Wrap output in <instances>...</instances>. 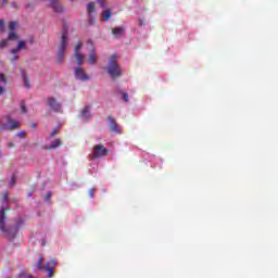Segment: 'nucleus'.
<instances>
[{
	"label": "nucleus",
	"mask_w": 278,
	"mask_h": 278,
	"mask_svg": "<svg viewBox=\"0 0 278 278\" xmlns=\"http://www.w3.org/2000/svg\"><path fill=\"white\" fill-rule=\"evenodd\" d=\"M21 75L23 77L24 86L26 88H29L30 87V85H29V81H30L29 80V76H27V73L25 71H21Z\"/></svg>",
	"instance_id": "20"
},
{
	"label": "nucleus",
	"mask_w": 278,
	"mask_h": 278,
	"mask_svg": "<svg viewBox=\"0 0 278 278\" xmlns=\"http://www.w3.org/2000/svg\"><path fill=\"white\" fill-rule=\"evenodd\" d=\"M112 18V11L106 9L102 12V21H110Z\"/></svg>",
	"instance_id": "21"
},
{
	"label": "nucleus",
	"mask_w": 278,
	"mask_h": 278,
	"mask_svg": "<svg viewBox=\"0 0 278 278\" xmlns=\"http://www.w3.org/2000/svg\"><path fill=\"white\" fill-rule=\"evenodd\" d=\"M7 278H12V277L9 276V277H7Z\"/></svg>",
	"instance_id": "42"
},
{
	"label": "nucleus",
	"mask_w": 278,
	"mask_h": 278,
	"mask_svg": "<svg viewBox=\"0 0 278 278\" xmlns=\"http://www.w3.org/2000/svg\"><path fill=\"white\" fill-rule=\"evenodd\" d=\"M7 83H8V80L5 79V75L0 73V84H7Z\"/></svg>",
	"instance_id": "30"
},
{
	"label": "nucleus",
	"mask_w": 278,
	"mask_h": 278,
	"mask_svg": "<svg viewBox=\"0 0 278 278\" xmlns=\"http://www.w3.org/2000/svg\"><path fill=\"white\" fill-rule=\"evenodd\" d=\"M15 184H16V181L14 180V178H11L10 185H11V186H14Z\"/></svg>",
	"instance_id": "37"
},
{
	"label": "nucleus",
	"mask_w": 278,
	"mask_h": 278,
	"mask_svg": "<svg viewBox=\"0 0 278 278\" xmlns=\"http://www.w3.org/2000/svg\"><path fill=\"white\" fill-rule=\"evenodd\" d=\"M0 31L3 34L5 31V21L0 20Z\"/></svg>",
	"instance_id": "28"
},
{
	"label": "nucleus",
	"mask_w": 278,
	"mask_h": 278,
	"mask_svg": "<svg viewBox=\"0 0 278 278\" xmlns=\"http://www.w3.org/2000/svg\"><path fill=\"white\" fill-rule=\"evenodd\" d=\"M81 47H84V42L77 41V43L74 48V53H81Z\"/></svg>",
	"instance_id": "24"
},
{
	"label": "nucleus",
	"mask_w": 278,
	"mask_h": 278,
	"mask_svg": "<svg viewBox=\"0 0 278 278\" xmlns=\"http://www.w3.org/2000/svg\"><path fill=\"white\" fill-rule=\"evenodd\" d=\"M10 210V198L8 195V192H5L2 195V202H1V208H0V214H5Z\"/></svg>",
	"instance_id": "12"
},
{
	"label": "nucleus",
	"mask_w": 278,
	"mask_h": 278,
	"mask_svg": "<svg viewBox=\"0 0 278 278\" xmlns=\"http://www.w3.org/2000/svg\"><path fill=\"white\" fill-rule=\"evenodd\" d=\"M18 40V35L15 31H10L7 39L0 40V49L10 47V41Z\"/></svg>",
	"instance_id": "6"
},
{
	"label": "nucleus",
	"mask_w": 278,
	"mask_h": 278,
	"mask_svg": "<svg viewBox=\"0 0 278 278\" xmlns=\"http://www.w3.org/2000/svg\"><path fill=\"white\" fill-rule=\"evenodd\" d=\"M94 192H96V189H94V188H92V189L89 190V197H91V199L94 198Z\"/></svg>",
	"instance_id": "32"
},
{
	"label": "nucleus",
	"mask_w": 278,
	"mask_h": 278,
	"mask_svg": "<svg viewBox=\"0 0 278 278\" xmlns=\"http://www.w3.org/2000/svg\"><path fill=\"white\" fill-rule=\"evenodd\" d=\"M10 125L7 126H0V131H14V129H18L21 127V122L15 119L9 121Z\"/></svg>",
	"instance_id": "10"
},
{
	"label": "nucleus",
	"mask_w": 278,
	"mask_h": 278,
	"mask_svg": "<svg viewBox=\"0 0 278 278\" xmlns=\"http://www.w3.org/2000/svg\"><path fill=\"white\" fill-rule=\"evenodd\" d=\"M15 136H16L17 138H21V140H23V139L26 138L27 132H25L24 130H22V131L17 132Z\"/></svg>",
	"instance_id": "27"
},
{
	"label": "nucleus",
	"mask_w": 278,
	"mask_h": 278,
	"mask_svg": "<svg viewBox=\"0 0 278 278\" xmlns=\"http://www.w3.org/2000/svg\"><path fill=\"white\" fill-rule=\"evenodd\" d=\"M75 78L79 81H89L90 76L81 67H76L74 70Z\"/></svg>",
	"instance_id": "8"
},
{
	"label": "nucleus",
	"mask_w": 278,
	"mask_h": 278,
	"mask_svg": "<svg viewBox=\"0 0 278 278\" xmlns=\"http://www.w3.org/2000/svg\"><path fill=\"white\" fill-rule=\"evenodd\" d=\"M58 147H62V140L54 139L50 146H46V151H51L53 149H58Z\"/></svg>",
	"instance_id": "18"
},
{
	"label": "nucleus",
	"mask_w": 278,
	"mask_h": 278,
	"mask_svg": "<svg viewBox=\"0 0 278 278\" xmlns=\"http://www.w3.org/2000/svg\"><path fill=\"white\" fill-rule=\"evenodd\" d=\"M29 42H30V45H34V37L29 38Z\"/></svg>",
	"instance_id": "38"
},
{
	"label": "nucleus",
	"mask_w": 278,
	"mask_h": 278,
	"mask_svg": "<svg viewBox=\"0 0 278 278\" xmlns=\"http://www.w3.org/2000/svg\"><path fill=\"white\" fill-rule=\"evenodd\" d=\"M0 157H1V151H0Z\"/></svg>",
	"instance_id": "44"
},
{
	"label": "nucleus",
	"mask_w": 278,
	"mask_h": 278,
	"mask_svg": "<svg viewBox=\"0 0 278 278\" xmlns=\"http://www.w3.org/2000/svg\"><path fill=\"white\" fill-rule=\"evenodd\" d=\"M25 49H27V41L17 40V46L15 48L11 49L10 53H11V55H14V53H18Z\"/></svg>",
	"instance_id": "13"
},
{
	"label": "nucleus",
	"mask_w": 278,
	"mask_h": 278,
	"mask_svg": "<svg viewBox=\"0 0 278 278\" xmlns=\"http://www.w3.org/2000/svg\"><path fill=\"white\" fill-rule=\"evenodd\" d=\"M80 117L83 118V121H88V118H90V109H84L80 113Z\"/></svg>",
	"instance_id": "22"
},
{
	"label": "nucleus",
	"mask_w": 278,
	"mask_h": 278,
	"mask_svg": "<svg viewBox=\"0 0 278 278\" xmlns=\"http://www.w3.org/2000/svg\"><path fill=\"white\" fill-rule=\"evenodd\" d=\"M16 27H18V24H16V22H10L9 23V30L10 31H14L16 29Z\"/></svg>",
	"instance_id": "25"
},
{
	"label": "nucleus",
	"mask_w": 278,
	"mask_h": 278,
	"mask_svg": "<svg viewBox=\"0 0 278 278\" xmlns=\"http://www.w3.org/2000/svg\"><path fill=\"white\" fill-rule=\"evenodd\" d=\"M3 1V3H8V0H2Z\"/></svg>",
	"instance_id": "41"
},
{
	"label": "nucleus",
	"mask_w": 278,
	"mask_h": 278,
	"mask_svg": "<svg viewBox=\"0 0 278 278\" xmlns=\"http://www.w3.org/2000/svg\"><path fill=\"white\" fill-rule=\"evenodd\" d=\"M49 199H51V192L47 193L46 198L43 199V201H49Z\"/></svg>",
	"instance_id": "35"
},
{
	"label": "nucleus",
	"mask_w": 278,
	"mask_h": 278,
	"mask_svg": "<svg viewBox=\"0 0 278 278\" xmlns=\"http://www.w3.org/2000/svg\"><path fill=\"white\" fill-rule=\"evenodd\" d=\"M108 155V148L103 144H96L92 149V154H90L91 160H98V157H105Z\"/></svg>",
	"instance_id": "4"
},
{
	"label": "nucleus",
	"mask_w": 278,
	"mask_h": 278,
	"mask_svg": "<svg viewBox=\"0 0 278 278\" xmlns=\"http://www.w3.org/2000/svg\"><path fill=\"white\" fill-rule=\"evenodd\" d=\"M33 129H36V124H33Z\"/></svg>",
	"instance_id": "40"
},
{
	"label": "nucleus",
	"mask_w": 278,
	"mask_h": 278,
	"mask_svg": "<svg viewBox=\"0 0 278 278\" xmlns=\"http://www.w3.org/2000/svg\"><path fill=\"white\" fill-rule=\"evenodd\" d=\"M47 105L50 110H53V112H60V110H62V104L53 97L47 99Z\"/></svg>",
	"instance_id": "9"
},
{
	"label": "nucleus",
	"mask_w": 278,
	"mask_h": 278,
	"mask_svg": "<svg viewBox=\"0 0 278 278\" xmlns=\"http://www.w3.org/2000/svg\"><path fill=\"white\" fill-rule=\"evenodd\" d=\"M1 5H2V4H1V2H0V8H1Z\"/></svg>",
	"instance_id": "43"
},
{
	"label": "nucleus",
	"mask_w": 278,
	"mask_h": 278,
	"mask_svg": "<svg viewBox=\"0 0 278 278\" xmlns=\"http://www.w3.org/2000/svg\"><path fill=\"white\" fill-rule=\"evenodd\" d=\"M18 60V55L16 53L12 54V62H16Z\"/></svg>",
	"instance_id": "34"
},
{
	"label": "nucleus",
	"mask_w": 278,
	"mask_h": 278,
	"mask_svg": "<svg viewBox=\"0 0 278 278\" xmlns=\"http://www.w3.org/2000/svg\"><path fill=\"white\" fill-rule=\"evenodd\" d=\"M0 231H3L5 235V238H8V228L5 227V213H0Z\"/></svg>",
	"instance_id": "17"
},
{
	"label": "nucleus",
	"mask_w": 278,
	"mask_h": 278,
	"mask_svg": "<svg viewBox=\"0 0 278 278\" xmlns=\"http://www.w3.org/2000/svg\"><path fill=\"white\" fill-rule=\"evenodd\" d=\"M58 51V55H56V62H59L60 64H62V62H64V58H65V51L63 50H56Z\"/></svg>",
	"instance_id": "23"
},
{
	"label": "nucleus",
	"mask_w": 278,
	"mask_h": 278,
	"mask_svg": "<svg viewBox=\"0 0 278 278\" xmlns=\"http://www.w3.org/2000/svg\"><path fill=\"white\" fill-rule=\"evenodd\" d=\"M60 134V127H55L51 132H50V138H53Z\"/></svg>",
	"instance_id": "26"
},
{
	"label": "nucleus",
	"mask_w": 278,
	"mask_h": 278,
	"mask_svg": "<svg viewBox=\"0 0 278 278\" xmlns=\"http://www.w3.org/2000/svg\"><path fill=\"white\" fill-rule=\"evenodd\" d=\"M49 8L56 14H62V12H64V7L60 3V0H49Z\"/></svg>",
	"instance_id": "11"
},
{
	"label": "nucleus",
	"mask_w": 278,
	"mask_h": 278,
	"mask_svg": "<svg viewBox=\"0 0 278 278\" xmlns=\"http://www.w3.org/2000/svg\"><path fill=\"white\" fill-rule=\"evenodd\" d=\"M98 3L100 5V8H108V1H105V0H98Z\"/></svg>",
	"instance_id": "29"
},
{
	"label": "nucleus",
	"mask_w": 278,
	"mask_h": 278,
	"mask_svg": "<svg viewBox=\"0 0 278 278\" xmlns=\"http://www.w3.org/2000/svg\"><path fill=\"white\" fill-rule=\"evenodd\" d=\"M112 34L113 36H115L116 38H121V36H123V34H125V28L124 27H116L112 29Z\"/></svg>",
	"instance_id": "19"
},
{
	"label": "nucleus",
	"mask_w": 278,
	"mask_h": 278,
	"mask_svg": "<svg viewBox=\"0 0 278 278\" xmlns=\"http://www.w3.org/2000/svg\"><path fill=\"white\" fill-rule=\"evenodd\" d=\"M74 58H75L76 64H78V66H81L86 60V54L81 52H75Z\"/></svg>",
	"instance_id": "16"
},
{
	"label": "nucleus",
	"mask_w": 278,
	"mask_h": 278,
	"mask_svg": "<svg viewBox=\"0 0 278 278\" xmlns=\"http://www.w3.org/2000/svg\"><path fill=\"white\" fill-rule=\"evenodd\" d=\"M25 225V219L23 217H17L15 219V224L13 227H9L7 230V238L8 240H14L18 235V229H21Z\"/></svg>",
	"instance_id": "3"
},
{
	"label": "nucleus",
	"mask_w": 278,
	"mask_h": 278,
	"mask_svg": "<svg viewBox=\"0 0 278 278\" xmlns=\"http://www.w3.org/2000/svg\"><path fill=\"white\" fill-rule=\"evenodd\" d=\"M21 110H22V114L27 113V108L24 104H22Z\"/></svg>",
	"instance_id": "33"
},
{
	"label": "nucleus",
	"mask_w": 278,
	"mask_h": 278,
	"mask_svg": "<svg viewBox=\"0 0 278 278\" xmlns=\"http://www.w3.org/2000/svg\"><path fill=\"white\" fill-rule=\"evenodd\" d=\"M87 45L90 46V52L88 54V59H87V64H89L90 66H94V64H97L99 58L97 56V50L94 49V45L92 43V41H88Z\"/></svg>",
	"instance_id": "5"
},
{
	"label": "nucleus",
	"mask_w": 278,
	"mask_h": 278,
	"mask_svg": "<svg viewBox=\"0 0 278 278\" xmlns=\"http://www.w3.org/2000/svg\"><path fill=\"white\" fill-rule=\"evenodd\" d=\"M118 59V55L113 54L111 59L109 60V65L106 67V71L113 79H116V77H121V66L118 63H116V60Z\"/></svg>",
	"instance_id": "2"
},
{
	"label": "nucleus",
	"mask_w": 278,
	"mask_h": 278,
	"mask_svg": "<svg viewBox=\"0 0 278 278\" xmlns=\"http://www.w3.org/2000/svg\"><path fill=\"white\" fill-rule=\"evenodd\" d=\"M123 99L126 103H129V94L127 92L123 93Z\"/></svg>",
	"instance_id": "31"
},
{
	"label": "nucleus",
	"mask_w": 278,
	"mask_h": 278,
	"mask_svg": "<svg viewBox=\"0 0 278 278\" xmlns=\"http://www.w3.org/2000/svg\"><path fill=\"white\" fill-rule=\"evenodd\" d=\"M68 49V30H64L61 36V42L56 48V51H65Z\"/></svg>",
	"instance_id": "7"
},
{
	"label": "nucleus",
	"mask_w": 278,
	"mask_h": 278,
	"mask_svg": "<svg viewBox=\"0 0 278 278\" xmlns=\"http://www.w3.org/2000/svg\"><path fill=\"white\" fill-rule=\"evenodd\" d=\"M87 12L89 14L90 23H94V17H92V14L97 12V7H94V2H89L87 4Z\"/></svg>",
	"instance_id": "14"
},
{
	"label": "nucleus",
	"mask_w": 278,
	"mask_h": 278,
	"mask_svg": "<svg viewBox=\"0 0 278 278\" xmlns=\"http://www.w3.org/2000/svg\"><path fill=\"white\" fill-rule=\"evenodd\" d=\"M55 266H58V261H55V258L48 260L45 265V257L42 256H40L35 264V268L37 270H45L48 273V277H53L55 273Z\"/></svg>",
	"instance_id": "1"
},
{
	"label": "nucleus",
	"mask_w": 278,
	"mask_h": 278,
	"mask_svg": "<svg viewBox=\"0 0 278 278\" xmlns=\"http://www.w3.org/2000/svg\"><path fill=\"white\" fill-rule=\"evenodd\" d=\"M8 147L12 149L14 147V143H9Z\"/></svg>",
	"instance_id": "39"
},
{
	"label": "nucleus",
	"mask_w": 278,
	"mask_h": 278,
	"mask_svg": "<svg viewBox=\"0 0 278 278\" xmlns=\"http://www.w3.org/2000/svg\"><path fill=\"white\" fill-rule=\"evenodd\" d=\"M5 92V89L3 87H0V94H3Z\"/></svg>",
	"instance_id": "36"
},
{
	"label": "nucleus",
	"mask_w": 278,
	"mask_h": 278,
	"mask_svg": "<svg viewBox=\"0 0 278 278\" xmlns=\"http://www.w3.org/2000/svg\"><path fill=\"white\" fill-rule=\"evenodd\" d=\"M109 128L113 134H121V126L113 118H110Z\"/></svg>",
	"instance_id": "15"
}]
</instances>
